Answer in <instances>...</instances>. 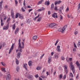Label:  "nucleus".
Returning <instances> with one entry per match:
<instances>
[{
    "mask_svg": "<svg viewBox=\"0 0 80 80\" xmlns=\"http://www.w3.org/2000/svg\"><path fill=\"white\" fill-rule=\"evenodd\" d=\"M21 40L19 39L18 40V49L16 50V52H18L19 51L20 52H22V49L24 48V44L23 42H22V45H21V43L20 42Z\"/></svg>",
    "mask_w": 80,
    "mask_h": 80,
    "instance_id": "nucleus-1",
    "label": "nucleus"
},
{
    "mask_svg": "<svg viewBox=\"0 0 80 80\" xmlns=\"http://www.w3.org/2000/svg\"><path fill=\"white\" fill-rule=\"evenodd\" d=\"M70 69L72 70L73 73L74 74V73H75V68L74 67L73 65L72 62H70Z\"/></svg>",
    "mask_w": 80,
    "mask_h": 80,
    "instance_id": "nucleus-2",
    "label": "nucleus"
},
{
    "mask_svg": "<svg viewBox=\"0 0 80 80\" xmlns=\"http://www.w3.org/2000/svg\"><path fill=\"white\" fill-rule=\"evenodd\" d=\"M10 24L9 22H8V24L6 26H4L3 30H8V27H9V24Z\"/></svg>",
    "mask_w": 80,
    "mask_h": 80,
    "instance_id": "nucleus-3",
    "label": "nucleus"
},
{
    "mask_svg": "<svg viewBox=\"0 0 80 80\" xmlns=\"http://www.w3.org/2000/svg\"><path fill=\"white\" fill-rule=\"evenodd\" d=\"M58 32H61V33H64L65 32V28H60L58 30Z\"/></svg>",
    "mask_w": 80,
    "mask_h": 80,
    "instance_id": "nucleus-4",
    "label": "nucleus"
},
{
    "mask_svg": "<svg viewBox=\"0 0 80 80\" xmlns=\"http://www.w3.org/2000/svg\"><path fill=\"white\" fill-rule=\"evenodd\" d=\"M14 45H15V43L12 44V46L11 48H10L9 50V53L10 54L11 52H12V50L13 49V47H14Z\"/></svg>",
    "mask_w": 80,
    "mask_h": 80,
    "instance_id": "nucleus-5",
    "label": "nucleus"
},
{
    "mask_svg": "<svg viewBox=\"0 0 80 80\" xmlns=\"http://www.w3.org/2000/svg\"><path fill=\"white\" fill-rule=\"evenodd\" d=\"M56 25V24L55 23H51V24L49 25L48 27H51V28H52V27H55Z\"/></svg>",
    "mask_w": 80,
    "mask_h": 80,
    "instance_id": "nucleus-6",
    "label": "nucleus"
},
{
    "mask_svg": "<svg viewBox=\"0 0 80 80\" xmlns=\"http://www.w3.org/2000/svg\"><path fill=\"white\" fill-rule=\"evenodd\" d=\"M11 16H12V18L14 19V17H15V15H14V12H13V9L11 10Z\"/></svg>",
    "mask_w": 80,
    "mask_h": 80,
    "instance_id": "nucleus-7",
    "label": "nucleus"
},
{
    "mask_svg": "<svg viewBox=\"0 0 80 80\" xmlns=\"http://www.w3.org/2000/svg\"><path fill=\"white\" fill-rule=\"evenodd\" d=\"M27 78L29 79V80H33V76L32 75H28Z\"/></svg>",
    "mask_w": 80,
    "mask_h": 80,
    "instance_id": "nucleus-8",
    "label": "nucleus"
},
{
    "mask_svg": "<svg viewBox=\"0 0 80 80\" xmlns=\"http://www.w3.org/2000/svg\"><path fill=\"white\" fill-rule=\"evenodd\" d=\"M57 13L54 12L52 15V17H53V18H55L56 17L57 18H58V16H57Z\"/></svg>",
    "mask_w": 80,
    "mask_h": 80,
    "instance_id": "nucleus-9",
    "label": "nucleus"
},
{
    "mask_svg": "<svg viewBox=\"0 0 80 80\" xmlns=\"http://www.w3.org/2000/svg\"><path fill=\"white\" fill-rule=\"evenodd\" d=\"M60 46H58L57 47L56 50L57 52H60Z\"/></svg>",
    "mask_w": 80,
    "mask_h": 80,
    "instance_id": "nucleus-10",
    "label": "nucleus"
},
{
    "mask_svg": "<svg viewBox=\"0 0 80 80\" xmlns=\"http://www.w3.org/2000/svg\"><path fill=\"white\" fill-rule=\"evenodd\" d=\"M11 78V76L10 74L8 75L7 77L6 78V80H10Z\"/></svg>",
    "mask_w": 80,
    "mask_h": 80,
    "instance_id": "nucleus-11",
    "label": "nucleus"
},
{
    "mask_svg": "<svg viewBox=\"0 0 80 80\" xmlns=\"http://www.w3.org/2000/svg\"><path fill=\"white\" fill-rule=\"evenodd\" d=\"M19 30V28H17L15 30V34H17V33H18V32Z\"/></svg>",
    "mask_w": 80,
    "mask_h": 80,
    "instance_id": "nucleus-12",
    "label": "nucleus"
},
{
    "mask_svg": "<svg viewBox=\"0 0 80 80\" xmlns=\"http://www.w3.org/2000/svg\"><path fill=\"white\" fill-rule=\"evenodd\" d=\"M20 55H21V53L20 52H18L17 54V58H19L20 57Z\"/></svg>",
    "mask_w": 80,
    "mask_h": 80,
    "instance_id": "nucleus-13",
    "label": "nucleus"
},
{
    "mask_svg": "<svg viewBox=\"0 0 80 80\" xmlns=\"http://www.w3.org/2000/svg\"><path fill=\"white\" fill-rule=\"evenodd\" d=\"M27 63H25L23 64V67L25 68V70L27 71L28 69L27 68Z\"/></svg>",
    "mask_w": 80,
    "mask_h": 80,
    "instance_id": "nucleus-14",
    "label": "nucleus"
},
{
    "mask_svg": "<svg viewBox=\"0 0 80 80\" xmlns=\"http://www.w3.org/2000/svg\"><path fill=\"white\" fill-rule=\"evenodd\" d=\"M45 10V8L43 7H42L41 9H39L38 10V12H41V11H42V10L43 11Z\"/></svg>",
    "mask_w": 80,
    "mask_h": 80,
    "instance_id": "nucleus-15",
    "label": "nucleus"
},
{
    "mask_svg": "<svg viewBox=\"0 0 80 80\" xmlns=\"http://www.w3.org/2000/svg\"><path fill=\"white\" fill-rule=\"evenodd\" d=\"M28 64L30 66H32V62L31 61H29L28 62Z\"/></svg>",
    "mask_w": 80,
    "mask_h": 80,
    "instance_id": "nucleus-16",
    "label": "nucleus"
},
{
    "mask_svg": "<svg viewBox=\"0 0 80 80\" xmlns=\"http://www.w3.org/2000/svg\"><path fill=\"white\" fill-rule=\"evenodd\" d=\"M19 18L21 19H23V16L22 15H20V14H19Z\"/></svg>",
    "mask_w": 80,
    "mask_h": 80,
    "instance_id": "nucleus-17",
    "label": "nucleus"
},
{
    "mask_svg": "<svg viewBox=\"0 0 80 80\" xmlns=\"http://www.w3.org/2000/svg\"><path fill=\"white\" fill-rule=\"evenodd\" d=\"M76 65H77L78 67H79V66H80V63H79V62H78V61H76Z\"/></svg>",
    "mask_w": 80,
    "mask_h": 80,
    "instance_id": "nucleus-18",
    "label": "nucleus"
},
{
    "mask_svg": "<svg viewBox=\"0 0 80 80\" xmlns=\"http://www.w3.org/2000/svg\"><path fill=\"white\" fill-rule=\"evenodd\" d=\"M45 5H50V2H49V1H47L45 2Z\"/></svg>",
    "mask_w": 80,
    "mask_h": 80,
    "instance_id": "nucleus-19",
    "label": "nucleus"
},
{
    "mask_svg": "<svg viewBox=\"0 0 80 80\" xmlns=\"http://www.w3.org/2000/svg\"><path fill=\"white\" fill-rule=\"evenodd\" d=\"M54 8V4L53 3H52L51 5V10H53V9Z\"/></svg>",
    "mask_w": 80,
    "mask_h": 80,
    "instance_id": "nucleus-20",
    "label": "nucleus"
},
{
    "mask_svg": "<svg viewBox=\"0 0 80 80\" xmlns=\"http://www.w3.org/2000/svg\"><path fill=\"white\" fill-rule=\"evenodd\" d=\"M1 26H3V25H4V24L3 23V19H2V18L1 19Z\"/></svg>",
    "mask_w": 80,
    "mask_h": 80,
    "instance_id": "nucleus-21",
    "label": "nucleus"
},
{
    "mask_svg": "<svg viewBox=\"0 0 80 80\" xmlns=\"http://www.w3.org/2000/svg\"><path fill=\"white\" fill-rule=\"evenodd\" d=\"M16 60V63L17 65H18V63H19V61L17 59V58H15Z\"/></svg>",
    "mask_w": 80,
    "mask_h": 80,
    "instance_id": "nucleus-22",
    "label": "nucleus"
},
{
    "mask_svg": "<svg viewBox=\"0 0 80 80\" xmlns=\"http://www.w3.org/2000/svg\"><path fill=\"white\" fill-rule=\"evenodd\" d=\"M37 38L38 37L37 36H34L32 37V39H33V40H37Z\"/></svg>",
    "mask_w": 80,
    "mask_h": 80,
    "instance_id": "nucleus-23",
    "label": "nucleus"
},
{
    "mask_svg": "<svg viewBox=\"0 0 80 80\" xmlns=\"http://www.w3.org/2000/svg\"><path fill=\"white\" fill-rule=\"evenodd\" d=\"M19 13H17L16 14V15H15V18H18V17H19Z\"/></svg>",
    "mask_w": 80,
    "mask_h": 80,
    "instance_id": "nucleus-24",
    "label": "nucleus"
},
{
    "mask_svg": "<svg viewBox=\"0 0 80 80\" xmlns=\"http://www.w3.org/2000/svg\"><path fill=\"white\" fill-rule=\"evenodd\" d=\"M12 29L14 30L15 29V24H14L13 25H12Z\"/></svg>",
    "mask_w": 80,
    "mask_h": 80,
    "instance_id": "nucleus-25",
    "label": "nucleus"
},
{
    "mask_svg": "<svg viewBox=\"0 0 80 80\" xmlns=\"http://www.w3.org/2000/svg\"><path fill=\"white\" fill-rule=\"evenodd\" d=\"M42 68V67H38L36 69L38 70H41V69Z\"/></svg>",
    "mask_w": 80,
    "mask_h": 80,
    "instance_id": "nucleus-26",
    "label": "nucleus"
},
{
    "mask_svg": "<svg viewBox=\"0 0 80 80\" xmlns=\"http://www.w3.org/2000/svg\"><path fill=\"white\" fill-rule=\"evenodd\" d=\"M43 2V0H41V1H40L38 3V5H40V4H42V3Z\"/></svg>",
    "mask_w": 80,
    "mask_h": 80,
    "instance_id": "nucleus-27",
    "label": "nucleus"
},
{
    "mask_svg": "<svg viewBox=\"0 0 80 80\" xmlns=\"http://www.w3.org/2000/svg\"><path fill=\"white\" fill-rule=\"evenodd\" d=\"M41 19H42V18L40 17L38 18L37 20V22H40L41 21Z\"/></svg>",
    "mask_w": 80,
    "mask_h": 80,
    "instance_id": "nucleus-28",
    "label": "nucleus"
},
{
    "mask_svg": "<svg viewBox=\"0 0 80 80\" xmlns=\"http://www.w3.org/2000/svg\"><path fill=\"white\" fill-rule=\"evenodd\" d=\"M62 10H63V8L62 7H61L59 10V13H62Z\"/></svg>",
    "mask_w": 80,
    "mask_h": 80,
    "instance_id": "nucleus-29",
    "label": "nucleus"
},
{
    "mask_svg": "<svg viewBox=\"0 0 80 80\" xmlns=\"http://www.w3.org/2000/svg\"><path fill=\"white\" fill-rule=\"evenodd\" d=\"M54 58L56 59L58 58V55L55 54L54 56Z\"/></svg>",
    "mask_w": 80,
    "mask_h": 80,
    "instance_id": "nucleus-30",
    "label": "nucleus"
},
{
    "mask_svg": "<svg viewBox=\"0 0 80 80\" xmlns=\"http://www.w3.org/2000/svg\"><path fill=\"white\" fill-rule=\"evenodd\" d=\"M41 78H43V79H44V78H47V77L45 76H41Z\"/></svg>",
    "mask_w": 80,
    "mask_h": 80,
    "instance_id": "nucleus-31",
    "label": "nucleus"
},
{
    "mask_svg": "<svg viewBox=\"0 0 80 80\" xmlns=\"http://www.w3.org/2000/svg\"><path fill=\"white\" fill-rule=\"evenodd\" d=\"M54 10H56V11H58V8H57V6H55L54 7Z\"/></svg>",
    "mask_w": 80,
    "mask_h": 80,
    "instance_id": "nucleus-32",
    "label": "nucleus"
},
{
    "mask_svg": "<svg viewBox=\"0 0 80 80\" xmlns=\"http://www.w3.org/2000/svg\"><path fill=\"white\" fill-rule=\"evenodd\" d=\"M1 69L2 70V71H3V72H6V71L5 70L4 68H1Z\"/></svg>",
    "mask_w": 80,
    "mask_h": 80,
    "instance_id": "nucleus-33",
    "label": "nucleus"
},
{
    "mask_svg": "<svg viewBox=\"0 0 80 80\" xmlns=\"http://www.w3.org/2000/svg\"><path fill=\"white\" fill-rule=\"evenodd\" d=\"M39 17V14L38 15L37 17L35 18L34 19V20H37V19Z\"/></svg>",
    "mask_w": 80,
    "mask_h": 80,
    "instance_id": "nucleus-34",
    "label": "nucleus"
},
{
    "mask_svg": "<svg viewBox=\"0 0 80 80\" xmlns=\"http://www.w3.org/2000/svg\"><path fill=\"white\" fill-rule=\"evenodd\" d=\"M15 3L16 4V6H17V4H18V1H17V0H15Z\"/></svg>",
    "mask_w": 80,
    "mask_h": 80,
    "instance_id": "nucleus-35",
    "label": "nucleus"
},
{
    "mask_svg": "<svg viewBox=\"0 0 80 80\" xmlns=\"http://www.w3.org/2000/svg\"><path fill=\"white\" fill-rule=\"evenodd\" d=\"M70 76L71 77H73V75L72 73H70Z\"/></svg>",
    "mask_w": 80,
    "mask_h": 80,
    "instance_id": "nucleus-36",
    "label": "nucleus"
},
{
    "mask_svg": "<svg viewBox=\"0 0 80 80\" xmlns=\"http://www.w3.org/2000/svg\"><path fill=\"white\" fill-rule=\"evenodd\" d=\"M20 70V68H19V67H17L16 68V70L17 72H18L19 71V70Z\"/></svg>",
    "mask_w": 80,
    "mask_h": 80,
    "instance_id": "nucleus-37",
    "label": "nucleus"
},
{
    "mask_svg": "<svg viewBox=\"0 0 80 80\" xmlns=\"http://www.w3.org/2000/svg\"><path fill=\"white\" fill-rule=\"evenodd\" d=\"M1 63L2 64V66H4V67L5 66V63L2 62H1Z\"/></svg>",
    "mask_w": 80,
    "mask_h": 80,
    "instance_id": "nucleus-38",
    "label": "nucleus"
},
{
    "mask_svg": "<svg viewBox=\"0 0 80 80\" xmlns=\"http://www.w3.org/2000/svg\"><path fill=\"white\" fill-rule=\"evenodd\" d=\"M51 62H52L51 60L48 59V63H50H50H51Z\"/></svg>",
    "mask_w": 80,
    "mask_h": 80,
    "instance_id": "nucleus-39",
    "label": "nucleus"
},
{
    "mask_svg": "<svg viewBox=\"0 0 80 80\" xmlns=\"http://www.w3.org/2000/svg\"><path fill=\"white\" fill-rule=\"evenodd\" d=\"M80 3H79V4L78 5V10H80Z\"/></svg>",
    "mask_w": 80,
    "mask_h": 80,
    "instance_id": "nucleus-40",
    "label": "nucleus"
},
{
    "mask_svg": "<svg viewBox=\"0 0 80 80\" xmlns=\"http://www.w3.org/2000/svg\"><path fill=\"white\" fill-rule=\"evenodd\" d=\"M66 77H67V76H66V75H65L63 76V78H62V79H63V80H65V79L66 78Z\"/></svg>",
    "mask_w": 80,
    "mask_h": 80,
    "instance_id": "nucleus-41",
    "label": "nucleus"
},
{
    "mask_svg": "<svg viewBox=\"0 0 80 80\" xmlns=\"http://www.w3.org/2000/svg\"><path fill=\"white\" fill-rule=\"evenodd\" d=\"M61 60H65V57L63 56H62Z\"/></svg>",
    "mask_w": 80,
    "mask_h": 80,
    "instance_id": "nucleus-42",
    "label": "nucleus"
},
{
    "mask_svg": "<svg viewBox=\"0 0 80 80\" xmlns=\"http://www.w3.org/2000/svg\"><path fill=\"white\" fill-rule=\"evenodd\" d=\"M64 67L65 68V70L66 69H67V68H68V66H67L65 65L64 66Z\"/></svg>",
    "mask_w": 80,
    "mask_h": 80,
    "instance_id": "nucleus-43",
    "label": "nucleus"
},
{
    "mask_svg": "<svg viewBox=\"0 0 80 80\" xmlns=\"http://www.w3.org/2000/svg\"><path fill=\"white\" fill-rule=\"evenodd\" d=\"M10 20V18H8L7 22H8Z\"/></svg>",
    "mask_w": 80,
    "mask_h": 80,
    "instance_id": "nucleus-44",
    "label": "nucleus"
},
{
    "mask_svg": "<svg viewBox=\"0 0 80 80\" xmlns=\"http://www.w3.org/2000/svg\"><path fill=\"white\" fill-rule=\"evenodd\" d=\"M71 16H72V15H69V14H68V15L67 17H68V18H70V17H71Z\"/></svg>",
    "mask_w": 80,
    "mask_h": 80,
    "instance_id": "nucleus-45",
    "label": "nucleus"
},
{
    "mask_svg": "<svg viewBox=\"0 0 80 80\" xmlns=\"http://www.w3.org/2000/svg\"><path fill=\"white\" fill-rule=\"evenodd\" d=\"M59 78H60V79H61L62 78V74H60L59 75Z\"/></svg>",
    "mask_w": 80,
    "mask_h": 80,
    "instance_id": "nucleus-46",
    "label": "nucleus"
},
{
    "mask_svg": "<svg viewBox=\"0 0 80 80\" xmlns=\"http://www.w3.org/2000/svg\"><path fill=\"white\" fill-rule=\"evenodd\" d=\"M21 9L22 10V12H25V9H23V8H21Z\"/></svg>",
    "mask_w": 80,
    "mask_h": 80,
    "instance_id": "nucleus-47",
    "label": "nucleus"
},
{
    "mask_svg": "<svg viewBox=\"0 0 80 80\" xmlns=\"http://www.w3.org/2000/svg\"><path fill=\"white\" fill-rule=\"evenodd\" d=\"M65 70L66 73H68V69H65Z\"/></svg>",
    "mask_w": 80,
    "mask_h": 80,
    "instance_id": "nucleus-48",
    "label": "nucleus"
},
{
    "mask_svg": "<svg viewBox=\"0 0 80 80\" xmlns=\"http://www.w3.org/2000/svg\"><path fill=\"white\" fill-rule=\"evenodd\" d=\"M78 47H80V41H79L78 43Z\"/></svg>",
    "mask_w": 80,
    "mask_h": 80,
    "instance_id": "nucleus-49",
    "label": "nucleus"
},
{
    "mask_svg": "<svg viewBox=\"0 0 80 80\" xmlns=\"http://www.w3.org/2000/svg\"><path fill=\"white\" fill-rule=\"evenodd\" d=\"M48 60H52V57L51 56H49L48 58Z\"/></svg>",
    "mask_w": 80,
    "mask_h": 80,
    "instance_id": "nucleus-50",
    "label": "nucleus"
},
{
    "mask_svg": "<svg viewBox=\"0 0 80 80\" xmlns=\"http://www.w3.org/2000/svg\"><path fill=\"white\" fill-rule=\"evenodd\" d=\"M60 3H62V1H58V4H60Z\"/></svg>",
    "mask_w": 80,
    "mask_h": 80,
    "instance_id": "nucleus-51",
    "label": "nucleus"
},
{
    "mask_svg": "<svg viewBox=\"0 0 80 80\" xmlns=\"http://www.w3.org/2000/svg\"><path fill=\"white\" fill-rule=\"evenodd\" d=\"M67 25H65L63 27V28H64L65 30V29H66V28H67Z\"/></svg>",
    "mask_w": 80,
    "mask_h": 80,
    "instance_id": "nucleus-52",
    "label": "nucleus"
},
{
    "mask_svg": "<svg viewBox=\"0 0 80 80\" xmlns=\"http://www.w3.org/2000/svg\"><path fill=\"white\" fill-rule=\"evenodd\" d=\"M3 47H5V45H6V43L5 42L3 43H2Z\"/></svg>",
    "mask_w": 80,
    "mask_h": 80,
    "instance_id": "nucleus-53",
    "label": "nucleus"
},
{
    "mask_svg": "<svg viewBox=\"0 0 80 80\" xmlns=\"http://www.w3.org/2000/svg\"><path fill=\"white\" fill-rule=\"evenodd\" d=\"M58 40H57L56 42V43L55 44V46L57 45V44L58 43Z\"/></svg>",
    "mask_w": 80,
    "mask_h": 80,
    "instance_id": "nucleus-54",
    "label": "nucleus"
},
{
    "mask_svg": "<svg viewBox=\"0 0 80 80\" xmlns=\"http://www.w3.org/2000/svg\"><path fill=\"white\" fill-rule=\"evenodd\" d=\"M44 55H45V54H43L42 55V56H41V58H40L41 59H42V58H43V56H44Z\"/></svg>",
    "mask_w": 80,
    "mask_h": 80,
    "instance_id": "nucleus-55",
    "label": "nucleus"
},
{
    "mask_svg": "<svg viewBox=\"0 0 80 80\" xmlns=\"http://www.w3.org/2000/svg\"><path fill=\"white\" fill-rule=\"evenodd\" d=\"M75 35H77L78 34V31H76L74 32Z\"/></svg>",
    "mask_w": 80,
    "mask_h": 80,
    "instance_id": "nucleus-56",
    "label": "nucleus"
},
{
    "mask_svg": "<svg viewBox=\"0 0 80 80\" xmlns=\"http://www.w3.org/2000/svg\"><path fill=\"white\" fill-rule=\"evenodd\" d=\"M35 77H36V78H38V74H37L35 76Z\"/></svg>",
    "mask_w": 80,
    "mask_h": 80,
    "instance_id": "nucleus-57",
    "label": "nucleus"
},
{
    "mask_svg": "<svg viewBox=\"0 0 80 80\" xmlns=\"http://www.w3.org/2000/svg\"><path fill=\"white\" fill-rule=\"evenodd\" d=\"M32 9H29L28 10V12H29V13H30V12H31V11H32Z\"/></svg>",
    "mask_w": 80,
    "mask_h": 80,
    "instance_id": "nucleus-58",
    "label": "nucleus"
},
{
    "mask_svg": "<svg viewBox=\"0 0 80 80\" xmlns=\"http://www.w3.org/2000/svg\"><path fill=\"white\" fill-rule=\"evenodd\" d=\"M28 8H32V7H31L30 6H28Z\"/></svg>",
    "mask_w": 80,
    "mask_h": 80,
    "instance_id": "nucleus-59",
    "label": "nucleus"
},
{
    "mask_svg": "<svg viewBox=\"0 0 80 80\" xmlns=\"http://www.w3.org/2000/svg\"><path fill=\"white\" fill-rule=\"evenodd\" d=\"M54 4H55V5H57V4H58V2L56 1V2H55Z\"/></svg>",
    "mask_w": 80,
    "mask_h": 80,
    "instance_id": "nucleus-60",
    "label": "nucleus"
},
{
    "mask_svg": "<svg viewBox=\"0 0 80 80\" xmlns=\"http://www.w3.org/2000/svg\"><path fill=\"white\" fill-rule=\"evenodd\" d=\"M7 20V16H5V18H3V20Z\"/></svg>",
    "mask_w": 80,
    "mask_h": 80,
    "instance_id": "nucleus-61",
    "label": "nucleus"
},
{
    "mask_svg": "<svg viewBox=\"0 0 80 80\" xmlns=\"http://www.w3.org/2000/svg\"><path fill=\"white\" fill-rule=\"evenodd\" d=\"M69 60L71 62V61H72V58H69Z\"/></svg>",
    "mask_w": 80,
    "mask_h": 80,
    "instance_id": "nucleus-62",
    "label": "nucleus"
},
{
    "mask_svg": "<svg viewBox=\"0 0 80 80\" xmlns=\"http://www.w3.org/2000/svg\"><path fill=\"white\" fill-rule=\"evenodd\" d=\"M0 10H2V5H0Z\"/></svg>",
    "mask_w": 80,
    "mask_h": 80,
    "instance_id": "nucleus-63",
    "label": "nucleus"
},
{
    "mask_svg": "<svg viewBox=\"0 0 80 80\" xmlns=\"http://www.w3.org/2000/svg\"><path fill=\"white\" fill-rule=\"evenodd\" d=\"M39 80H43V79H42V78H41L40 77H39Z\"/></svg>",
    "mask_w": 80,
    "mask_h": 80,
    "instance_id": "nucleus-64",
    "label": "nucleus"
}]
</instances>
